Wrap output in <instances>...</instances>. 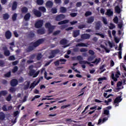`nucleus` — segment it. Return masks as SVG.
Listing matches in <instances>:
<instances>
[{"mask_svg": "<svg viewBox=\"0 0 126 126\" xmlns=\"http://www.w3.org/2000/svg\"><path fill=\"white\" fill-rule=\"evenodd\" d=\"M119 94H120V95L117 96L114 99V106H115V107H118L119 105V103L123 101V98H122V97H123V95H123V93L120 92L119 93Z\"/></svg>", "mask_w": 126, "mask_h": 126, "instance_id": "nucleus-1", "label": "nucleus"}, {"mask_svg": "<svg viewBox=\"0 0 126 126\" xmlns=\"http://www.w3.org/2000/svg\"><path fill=\"white\" fill-rule=\"evenodd\" d=\"M31 66H30L29 75H30V76H32L33 77H37V76L39 75V73H40V70L36 72V71L34 69H31Z\"/></svg>", "mask_w": 126, "mask_h": 126, "instance_id": "nucleus-2", "label": "nucleus"}, {"mask_svg": "<svg viewBox=\"0 0 126 126\" xmlns=\"http://www.w3.org/2000/svg\"><path fill=\"white\" fill-rule=\"evenodd\" d=\"M45 27L48 29L49 34H51V33H53L54 29H55L56 27L55 26H52L50 23H46L45 25Z\"/></svg>", "mask_w": 126, "mask_h": 126, "instance_id": "nucleus-3", "label": "nucleus"}, {"mask_svg": "<svg viewBox=\"0 0 126 126\" xmlns=\"http://www.w3.org/2000/svg\"><path fill=\"white\" fill-rule=\"evenodd\" d=\"M120 75H121V72H119V71H117L116 74H115H115L114 72H112L111 73V78L114 80V81H118V78L120 77Z\"/></svg>", "mask_w": 126, "mask_h": 126, "instance_id": "nucleus-4", "label": "nucleus"}, {"mask_svg": "<svg viewBox=\"0 0 126 126\" xmlns=\"http://www.w3.org/2000/svg\"><path fill=\"white\" fill-rule=\"evenodd\" d=\"M43 42L44 39H39L37 40L36 41H35L34 43H33L32 46L34 48H36L38 47V46H40V45H41V44H42Z\"/></svg>", "mask_w": 126, "mask_h": 126, "instance_id": "nucleus-5", "label": "nucleus"}, {"mask_svg": "<svg viewBox=\"0 0 126 126\" xmlns=\"http://www.w3.org/2000/svg\"><path fill=\"white\" fill-rule=\"evenodd\" d=\"M43 24H44V21L43 20H39L35 23L34 26L35 28H41V27L43 26Z\"/></svg>", "mask_w": 126, "mask_h": 126, "instance_id": "nucleus-6", "label": "nucleus"}, {"mask_svg": "<svg viewBox=\"0 0 126 126\" xmlns=\"http://www.w3.org/2000/svg\"><path fill=\"white\" fill-rule=\"evenodd\" d=\"M64 18H65V16L63 14H60L56 16L55 20L56 21H62V20L64 19Z\"/></svg>", "mask_w": 126, "mask_h": 126, "instance_id": "nucleus-7", "label": "nucleus"}, {"mask_svg": "<svg viewBox=\"0 0 126 126\" xmlns=\"http://www.w3.org/2000/svg\"><path fill=\"white\" fill-rule=\"evenodd\" d=\"M32 12L36 17H41L42 16V13L41 11L37 10L36 9H33L32 10Z\"/></svg>", "mask_w": 126, "mask_h": 126, "instance_id": "nucleus-8", "label": "nucleus"}, {"mask_svg": "<svg viewBox=\"0 0 126 126\" xmlns=\"http://www.w3.org/2000/svg\"><path fill=\"white\" fill-rule=\"evenodd\" d=\"M12 36V33H11V32L10 31H7L5 32V37L6 39H7V40H9L11 38Z\"/></svg>", "mask_w": 126, "mask_h": 126, "instance_id": "nucleus-9", "label": "nucleus"}, {"mask_svg": "<svg viewBox=\"0 0 126 126\" xmlns=\"http://www.w3.org/2000/svg\"><path fill=\"white\" fill-rule=\"evenodd\" d=\"M81 38L82 40H88V39L90 38V34L88 33L81 34Z\"/></svg>", "mask_w": 126, "mask_h": 126, "instance_id": "nucleus-10", "label": "nucleus"}, {"mask_svg": "<svg viewBox=\"0 0 126 126\" xmlns=\"http://www.w3.org/2000/svg\"><path fill=\"white\" fill-rule=\"evenodd\" d=\"M3 50L4 51V55L5 56V57H8L10 55V52L9 51V50H8L7 47H3Z\"/></svg>", "mask_w": 126, "mask_h": 126, "instance_id": "nucleus-11", "label": "nucleus"}, {"mask_svg": "<svg viewBox=\"0 0 126 126\" xmlns=\"http://www.w3.org/2000/svg\"><path fill=\"white\" fill-rule=\"evenodd\" d=\"M45 5L46 7H48V8H52L53 5H54V3L51 0H48L46 2Z\"/></svg>", "mask_w": 126, "mask_h": 126, "instance_id": "nucleus-12", "label": "nucleus"}, {"mask_svg": "<svg viewBox=\"0 0 126 126\" xmlns=\"http://www.w3.org/2000/svg\"><path fill=\"white\" fill-rule=\"evenodd\" d=\"M17 84H18V81L16 79H13L11 81L10 85L12 87H15Z\"/></svg>", "mask_w": 126, "mask_h": 126, "instance_id": "nucleus-13", "label": "nucleus"}, {"mask_svg": "<svg viewBox=\"0 0 126 126\" xmlns=\"http://www.w3.org/2000/svg\"><path fill=\"white\" fill-rule=\"evenodd\" d=\"M60 62H63L64 63H65V62H66V60L63 59H61L59 60H57V61L54 62L55 66H59V65H60Z\"/></svg>", "mask_w": 126, "mask_h": 126, "instance_id": "nucleus-14", "label": "nucleus"}, {"mask_svg": "<svg viewBox=\"0 0 126 126\" xmlns=\"http://www.w3.org/2000/svg\"><path fill=\"white\" fill-rule=\"evenodd\" d=\"M101 26L102 25H101V22L98 21L95 23L94 28L95 30H100V28H101Z\"/></svg>", "mask_w": 126, "mask_h": 126, "instance_id": "nucleus-15", "label": "nucleus"}, {"mask_svg": "<svg viewBox=\"0 0 126 126\" xmlns=\"http://www.w3.org/2000/svg\"><path fill=\"white\" fill-rule=\"evenodd\" d=\"M79 34H80V31L79 30L73 31V37H74V38H76V37L79 36Z\"/></svg>", "mask_w": 126, "mask_h": 126, "instance_id": "nucleus-16", "label": "nucleus"}, {"mask_svg": "<svg viewBox=\"0 0 126 126\" xmlns=\"http://www.w3.org/2000/svg\"><path fill=\"white\" fill-rule=\"evenodd\" d=\"M30 17H31V14L30 13H27L26 15L24 17V19L25 21H29L30 20Z\"/></svg>", "mask_w": 126, "mask_h": 126, "instance_id": "nucleus-17", "label": "nucleus"}, {"mask_svg": "<svg viewBox=\"0 0 126 126\" xmlns=\"http://www.w3.org/2000/svg\"><path fill=\"white\" fill-rule=\"evenodd\" d=\"M93 22H94V17L93 16H91L87 19V23L89 24H91Z\"/></svg>", "mask_w": 126, "mask_h": 126, "instance_id": "nucleus-18", "label": "nucleus"}, {"mask_svg": "<svg viewBox=\"0 0 126 126\" xmlns=\"http://www.w3.org/2000/svg\"><path fill=\"white\" fill-rule=\"evenodd\" d=\"M21 12L22 13H27L28 12V8L26 6H23V7L21 8Z\"/></svg>", "mask_w": 126, "mask_h": 126, "instance_id": "nucleus-19", "label": "nucleus"}, {"mask_svg": "<svg viewBox=\"0 0 126 126\" xmlns=\"http://www.w3.org/2000/svg\"><path fill=\"white\" fill-rule=\"evenodd\" d=\"M17 8V2L14 1L12 5V11H14Z\"/></svg>", "mask_w": 126, "mask_h": 126, "instance_id": "nucleus-20", "label": "nucleus"}, {"mask_svg": "<svg viewBox=\"0 0 126 126\" xmlns=\"http://www.w3.org/2000/svg\"><path fill=\"white\" fill-rule=\"evenodd\" d=\"M39 83V81H37V82H36V83H34V82H33V83H32L31 84V86H30V89H32H32H34V88H35V87L36 86V85H38V83Z\"/></svg>", "mask_w": 126, "mask_h": 126, "instance_id": "nucleus-21", "label": "nucleus"}, {"mask_svg": "<svg viewBox=\"0 0 126 126\" xmlns=\"http://www.w3.org/2000/svg\"><path fill=\"white\" fill-rule=\"evenodd\" d=\"M8 94V92L6 90L0 91V98L1 96H6Z\"/></svg>", "mask_w": 126, "mask_h": 126, "instance_id": "nucleus-22", "label": "nucleus"}, {"mask_svg": "<svg viewBox=\"0 0 126 126\" xmlns=\"http://www.w3.org/2000/svg\"><path fill=\"white\" fill-rule=\"evenodd\" d=\"M106 121H108V117H104L102 119V120L101 119H99L98 120V122L97 123V125H101V123H105V122H106Z\"/></svg>", "mask_w": 126, "mask_h": 126, "instance_id": "nucleus-23", "label": "nucleus"}, {"mask_svg": "<svg viewBox=\"0 0 126 126\" xmlns=\"http://www.w3.org/2000/svg\"><path fill=\"white\" fill-rule=\"evenodd\" d=\"M34 37H35V33H34V32H30L28 34V38L32 40V39H33Z\"/></svg>", "mask_w": 126, "mask_h": 126, "instance_id": "nucleus-24", "label": "nucleus"}, {"mask_svg": "<svg viewBox=\"0 0 126 126\" xmlns=\"http://www.w3.org/2000/svg\"><path fill=\"white\" fill-rule=\"evenodd\" d=\"M69 22V20H65L63 21H60L58 23V25H63V24H66Z\"/></svg>", "mask_w": 126, "mask_h": 126, "instance_id": "nucleus-25", "label": "nucleus"}, {"mask_svg": "<svg viewBox=\"0 0 126 126\" xmlns=\"http://www.w3.org/2000/svg\"><path fill=\"white\" fill-rule=\"evenodd\" d=\"M37 34L39 35H43V34H45V30H44V29H40L38 30Z\"/></svg>", "mask_w": 126, "mask_h": 126, "instance_id": "nucleus-26", "label": "nucleus"}, {"mask_svg": "<svg viewBox=\"0 0 126 126\" xmlns=\"http://www.w3.org/2000/svg\"><path fill=\"white\" fill-rule=\"evenodd\" d=\"M106 15H108V16H113L114 12L111 9H108L106 12Z\"/></svg>", "mask_w": 126, "mask_h": 126, "instance_id": "nucleus-27", "label": "nucleus"}, {"mask_svg": "<svg viewBox=\"0 0 126 126\" xmlns=\"http://www.w3.org/2000/svg\"><path fill=\"white\" fill-rule=\"evenodd\" d=\"M25 83H27V84L24 86V90H27L29 88V86H30V82L26 81Z\"/></svg>", "mask_w": 126, "mask_h": 126, "instance_id": "nucleus-28", "label": "nucleus"}, {"mask_svg": "<svg viewBox=\"0 0 126 126\" xmlns=\"http://www.w3.org/2000/svg\"><path fill=\"white\" fill-rule=\"evenodd\" d=\"M76 47H88L87 44L84 43H80L76 45Z\"/></svg>", "mask_w": 126, "mask_h": 126, "instance_id": "nucleus-29", "label": "nucleus"}, {"mask_svg": "<svg viewBox=\"0 0 126 126\" xmlns=\"http://www.w3.org/2000/svg\"><path fill=\"white\" fill-rule=\"evenodd\" d=\"M38 10L39 11H41V12H43V13H45L46 12V8L44 6H40L38 7Z\"/></svg>", "mask_w": 126, "mask_h": 126, "instance_id": "nucleus-30", "label": "nucleus"}, {"mask_svg": "<svg viewBox=\"0 0 126 126\" xmlns=\"http://www.w3.org/2000/svg\"><path fill=\"white\" fill-rule=\"evenodd\" d=\"M60 53V50L59 49L53 50L51 51V55L55 56L56 54H59Z\"/></svg>", "mask_w": 126, "mask_h": 126, "instance_id": "nucleus-31", "label": "nucleus"}, {"mask_svg": "<svg viewBox=\"0 0 126 126\" xmlns=\"http://www.w3.org/2000/svg\"><path fill=\"white\" fill-rule=\"evenodd\" d=\"M115 10L116 13H121V11H122V10H121V8H120V6L118 5L116 6L115 7Z\"/></svg>", "mask_w": 126, "mask_h": 126, "instance_id": "nucleus-32", "label": "nucleus"}, {"mask_svg": "<svg viewBox=\"0 0 126 126\" xmlns=\"http://www.w3.org/2000/svg\"><path fill=\"white\" fill-rule=\"evenodd\" d=\"M5 119V115L3 112H0V120L3 121Z\"/></svg>", "mask_w": 126, "mask_h": 126, "instance_id": "nucleus-33", "label": "nucleus"}, {"mask_svg": "<svg viewBox=\"0 0 126 126\" xmlns=\"http://www.w3.org/2000/svg\"><path fill=\"white\" fill-rule=\"evenodd\" d=\"M100 62H101V58H96L94 62H92V63H96V64H98Z\"/></svg>", "mask_w": 126, "mask_h": 126, "instance_id": "nucleus-34", "label": "nucleus"}, {"mask_svg": "<svg viewBox=\"0 0 126 126\" xmlns=\"http://www.w3.org/2000/svg\"><path fill=\"white\" fill-rule=\"evenodd\" d=\"M61 45H66L67 44V41L65 39H62L60 41Z\"/></svg>", "mask_w": 126, "mask_h": 126, "instance_id": "nucleus-35", "label": "nucleus"}, {"mask_svg": "<svg viewBox=\"0 0 126 126\" xmlns=\"http://www.w3.org/2000/svg\"><path fill=\"white\" fill-rule=\"evenodd\" d=\"M108 95L107 93H103V97H104V98H106V99H108V98H110V97H111V96H113V94H109L108 95Z\"/></svg>", "mask_w": 126, "mask_h": 126, "instance_id": "nucleus-36", "label": "nucleus"}, {"mask_svg": "<svg viewBox=\"0 0 126 126\" xmlns=\"http://www.w3.org/2000/svg\"><path fill=\"white\" fill-rule=\"evenodd\" d=\"M36 3L38 5H43L44 4V0H36Z\"/></svg>", "mask_w": 126, "mask_h": 126, "instance_id": "nucleus-37", "label": "nucleus"}, {"mask_svg": "<svg viewBox=\"0 0 126 126\" xmlns=\"http://www.w3.org/2000/svg\"><path fill=\"white\" fill-rule=\"evenodd\" d=\"M3 18L4 20H7L9 18V15L8 13L3 14Z\"/></svg>", "mask_w": 126, "mask_h": 126, "instance_id": "nucleus-38", "label": "nucleus"}, {"mask_svg": "<svg viewBox=\"0 0 126 126\" xmlns=\"http://www.w3.org/2000/svg\"><path fill=\"white\" fill-rule=\"evenodd\" d=\"M66 8L64 7H61L60 8V11L62 13H65V12H66Z\"/></svg>", "mask_w": 126, "mask_h": 126, "instance_id": "nucleus-39", "label": "nucleus"}, {"mask_svg": "<svg viewBox=\"0 0 126 126\" xmlns=\"http://www.w3.org/2000/svg\"><path fill=\"white\" fill-rule=\"evenodd\" d=\"M17 19V14L14 13L12 16V20L13 21H16V20Z\"/></svg>", "mask_w": 126, "mask_h": 126, "instance_id": "nucleus-40", "label": "nucleus"}, {"mask_svg": "<svg viewBox=\"0 0 126 126\" xmlns=\"http://www.w3.org/2000/svg\"><path fill=\"white\" fill-rule=\"evenodd\" d=\"M113 22L116 24H118L119 23V18L118 16H115L113 19Z\"/></svg>", "mask_w": 126, "mask_h": 126, "instance_id": "nucleus-41", "label": "nucleus"}, {"mask_svg": "<svg viewBox=\"0 0 126 126\" xmlns=\"http://www.w3.org/2000/svg\"><path fill=\"white\" fill-rule=\"evenodd\" d=\"M1 109L3 112H7V111H8V109H7V106L5 104L2 106Z\"/></svg>", "mask_w": 126, "mask_h": 126, "instance_id": "nucleus-42", "label": "nucleus"}, {"mask_svg": "<svg viewBox=\"0 0 126 126\" xmlns=\"http://www.w3.org/2000/svg\"><path fill=\"white\" fill-rule=\"evenodd\" d=\"M33 50H34V47L32 46H30L28 49H27V52L28 53L30 52H32V51H33Z\"/></svg>", "mask_w": 126, "mask_h": 126, "instance_id": "nucleus-43", "label": "nucleus"}, {"mask_svg": "<svg viewBox=\"0 0 126 126\" xmlns=\"http://www.w3.org/2000/svg\"><path fill=\"white\" fill-rule=\"evenodd\" d=\"M9 92L11 93H14L16 91V88L14 87H11L9 90Z\"/></svg>", "mask_w": 126, "mask_h": 126, "instance_id": "nucleus-44", "label": "nucleus"}, {"mask_svg": "<svg viewBox=\"0 0 126 126\" xmlns=\"http://www.w3.org/2000/svg\"><path fill=\"white\" fill-rule=\"evenodd\" d=\"M42 57L43 56H42V54L38 53L36 56V60H37V61H40V60L42 59Z\"/></svg>", "mask_w": 126, "mask_h": 126, "instance_id": "nucleus-45", "label": "nucleus"}, {"mask_svg": "<svg viewBox=\"0 0 126 126\" xmlns=\"http://www.w3.org/2000/svg\"><path fill=\"white\" fill-rule=\"evenodd\" d=\"M103 114L106 116H109L110 115V111L107 109H105L103 111Z\"/></svg>", "mask_w": 126, "mask_h": 126, "instance_id": "nucleus-46", "label": "nucleus"}, {"mask_svg": "<svg viewBox=\"0 0 126 126\" xmlns=\"http://www.w3.org/2000/svg\"><path fill=\"white\" fill-rule=\"evenodd\" d=\"M18 70V67H17V66H15L12 69V72H13V73H15V72H16V71H17Z\"/></svg>", "mask_w": 126, "mask_h": 126, "instance_id": "nucleus-47", "label": "nucleus"}, {"mask_svg": "<svg viewBox=\"0 0 126 126\" xmlns=\"http://www.w3.org/2000/svg\"><path fill=\"white\" fill-rule=\"evenodd\" d=\"M11 98H12L11 94H9L6 98V100L7 101V102H10Z\"/></svg>", "mask_w": 126, "mask_h": 126, "instance_id": "nucleus-48", "label": "nucleus"}, {"mask_svg": "<svg viewBox=\"0 0 126 126\" xmlns=\"http://www.w3.org/2000/svg\"><path fill=\"white\" fill-rule=\"evenodd\" d=\"M5 77H10L11 76V72L9 71L4 75Z\"/></svg>", "mask_w": 126, "mask_h": 126, "instance_id": "nucleus-49", "label": "nucleus"}, {"mask_svg": "<svg viewBox=\"0 0 126 126\" xmlns=\"http://www.w3.org/2000/svg\"><path fill=\"white\" fill-rule=\"evenodd\" d=\"M40 97H41V95H35L31 100L32 102H33V101H34L35 100V99H38V98H40Z\"/></svg>", "mask_w": 126, "mask_h": 126, "instance_id": "nucleus-50", "label": "nucleus"}, {"mask_svg": "<svg viewBox=\"0 0 126 126\" xmlns=\"http://www.w3.org/2000/svg\"><path fill=\"white\" fill-rule=\"evenodd\" d=\"M92 15V12L89 11L86 12L85 14V16H86V17H87V16H90V15Z\"/></svg>", "mask_w": 126, "mask_h": 126, "instance_id": "nucleus-51", "label": "nucleus"}, {"mask_svg": "<svg viewBox=\"0 0 126 126\" xmlns=\"http://www.w3.org/2000/svg\"><path fill=\"white\" fill-rule=\"evenodd\" d=\"M95 35H96L97 36H100L101 38H105V35H104L103 33H95Z\"/></svg>", "mask_w": 126, "mask_h": 126, "instance_id": "nucleus-52", "label": "nucleus"}, {"mask_svg": "<svg viewBox=\"0 0 126 126\" xmlns=\"http://www.w3.org/2000/svg\"><path fill=\"white\" fill-rule=\"evenodd\" d=\"M9 61H15V57L14 55H12L8 58Z\"/></svg>", "mask_w": 126, "mask_h": 126, "instance_id": "nucleus-53", "label": "nucleus"}, {"mask_svg": "<svg viewBox=\"0 0 126 126\" xmlns=\"http://www.w3.org/2000/svg\"><path fill=\"white\" fill-rule=\"evenodd\" d=\"M51 12L53 14L57 13L58 12V9H57V8H52L51 9Z\"/></svg>", "mask_w": 126, "mask_h": 126, "instance_id": "nucleus-54", "label": "nucleus"}, {"mask_svg": "<svg viewBox=\"0 0 126 126\" xmlns=\"http://www.w3.org/2000/svg\"><path fill=\"white\" fill-rule=\"evenodd\" d=\"M4 61L3 60H0V66L3 67L4 66Z\"/></svg>", "mask_w": 126, "mask_h": 126, "instance_id": "nucleus-55", "label": "nucleus"}, {"mask_svg": "<svg viewBox=\"0 0 126 126\" xmlns=\"http://www.w3.org/2000/svg\"><path fill=\"white\" fill-rule=\"evenodd\" d=\"M94 60V57L93 56H90L88 57L87 61L88 62H92Z\"/></svg>", "mask_w": 126, "mask_h": 126, "instance_id": "nucleus-56", "label": "nucleus"}, {"mask_svg": "<svg viewBox=\"0 0 126 126\" xmlns=\"http://www.w3.org/2000/svg\"><path fill=\"white\" fill-rule=\"evenodd\" d=\"M108 45L110 48H113V47H115V43H112L111 41H108Z\"/></svg>", "mask_w": 126, "mask_h": 126, "instance_id": "nucleus-57", "label": "nucleus"}, {"mask_svg": "<svg viewBox=\"0 0 126 126\" xmlns=\"http://www.w3.org/2000/svg\"><path fill=\"white\" fill-rule=\"evenodd\" d=\"M61 33V31H56L53 32V35L54 36H57V35H59Z\"/></svg>", "mask_w": 126, "mask_h": 126, "instance_id": "nucleus-58", "label": "nucleus"}, {"mask_svg": "<svg viewBox=\"0 0 126 126\" xmlns=\"http://www.w3.org/2000/svg\"><path fill=\"white\" fill-rule=\"evenodd\" d=\"M112 101V98H108V100H104V103L107 105H109V103Z\"/></svg>", "mask_w": 126, "mask_h": 126, "instance_id": "nucleus-59", "label": "nucleus"}, {"mask_svg": "<svg viewBox=\"0 0 126 126\" xmlns=\"http://www.w3.org/2000/svg\"><path fill=\"white\" fill-rule=\"evenodd\" d=\"M86 26L85 25H81L78 26V29H83V28H85Z\"/></svg>", "mask_w": 126, "mask_h": 126, "instance_id": "nucleus-60", "label": "nucleus"}, {"mask_svg": "<svg viewBox=\"0 0 126 126\" xmlns=\"http://www.w3.org/2000/svg\"><path fill=\"white\" fill-rule=\"evenodd\" d=\"M67 27V26L66 25H63L60 27V29L61 30H63V29H65Z\"/></svg>", "mask_w": 126, "mask_h": 126, "instance_id": "nucleus-61", "label": "nucleus"}, {"mask_svg": "<svg viewBox=\"0 0 126 126\" xmlns=\"http://www.w3.org/2000/svg\"><path fill=\"white\" fill-rule=\"evenodd\" d=\"M54 1L56 4H61L62 3V0H54Z\"/></svg>", "mask_w": 126, "mask_h": 126, "instance_id": "nucleus-62", "label": "nucleus"}, {"mask_svg": "<svg viewBox=\"0 0 126 126\" xmlns=\"http://www.w3.org/2000/svg\"><path fill=\"white\" fill-rule=\"evenodd\" d=\"M102 21H103L104 24H105V25H107V24H108V22L107 21V19H106L105 18H103Z\"/></svg>", "mask_w": 126, "mask_h": 126, "instance_id": "nucleus-63", "label": "nucleus"}, {"mask_svg": "<svg viewBox=\"0 0 126 126\" xmlns=\"http://www.w3.org/2000/svg\"><path fill=\"white\" fill-rule=\"evenodd\" d=\"M19 115V111H16L14 112V117H16L17 116H18Z\"/></svg>", "mask_w": 126, "mask_h": 126, "instance_id": "nucleus-64", "label": "nucleus"}]
</instances>
